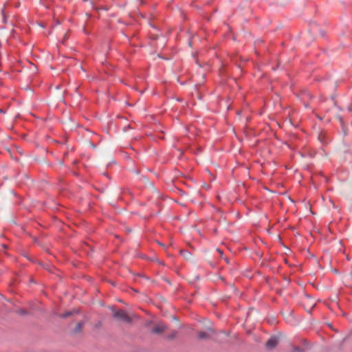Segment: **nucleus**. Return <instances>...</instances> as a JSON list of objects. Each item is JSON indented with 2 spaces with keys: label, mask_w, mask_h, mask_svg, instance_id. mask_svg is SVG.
<instances>
[{
  "label": "nucleus",
  "mask_w": 352,
  "mask_h": 352,
  "mask_svg": "<svg viewBox=\"0 0 352 352\" xmlns=\"http://www.w3.org/2000/svg\"><path fill=\"white\" fill-rule=\"evenodd\" d=\"M113 317L127 323H130L132 321L131 318L129 316L126 312L122 309H119L115 311L113 314Z\"/></svg>",
  "instance_id": "nucleus-1"
},
{
  "label": "nucleus",
  "mask_w": 352,
  "mask_h": 352,
  "mask_svg": "<svg viewBox=\"0 0 352 352\" xmlns=\"http://www.w3.org/2000/svg\"><path fill=\"white\" fill-rule=\"evenodd\" d=\"M216 331L214 329L208 327L206 331H199L197 333L198 338L200 340H208L211 338L212 335H214Z\"/></svg>",
  "instance_id": "nucleus-2"
},
{
  "label": "nucleus",
  "mask_w": 352,
  "mask_h": 352,
  "mask_svg": "<svg viewBox=\"0 0 352 352\" xmlns=\"http://www.w3.org/2000/svg\"><path fill=\"white\" fill-rule=\"evenodd\" d=\"M279 338L276 335L272 336L265 343V347L268 350L274 349L278 344Z\"/></svg>",
  "instance_id": "nucleus-3"
},
{
  "label": "nucleus",
  "mask_w": 352,
  "mask_h": 352,
  "mask_svg": "<svg viewBox=\"0 0 352 352\" xmlns=\"http://www.w3.org/2000/svg\"><path fill=\"white\" fill-rule=\"evenodd\" d=\"M165 327L156 325L152 329V333L155 334H160L165 330Z\"/></svg>",
  "instance_id": "nucleus-4"
},
{
  "label": "nucleus",
  "mask_w": 352,
  "mask_h": 352,
  "mask_svg": "<svg viewBox=\"0 0 352 352\" xmlns=\"http://www.w3.org/2000/svg\"><path fill=\"white\" fill-rule=\"evenodd\" d=\"M74 313H76L75 310L74 311H67L59 315V317L61 318H66L71 316H72Z\"/></svg>",
  "instance_id": "nucleus-5"
},
{
  "label": "nucleus",
  "mask_w": 352,
  "mask_h": 352,
  "mask_svg": "<svg viewBox=\"0 0 352 352\" xmlns=\"http://www.w3.org/2000/svg\"><path fill=\"white\" fill-rule=\"evenodd\" d=\"M84 325V322L82 321L78 322L76 326V327L74 329L73 332L76 333L81 331L82 327Z\"/></svg>",
  "instance_id": "nucleus-6"
},
{
  "label": "nucleus",
  "mask_w": 352,
  "mask_h": 352,
  "mask_svg": "<svg viewBox=\"0 0 352 352\" xmlns=\"http://www.w3.org/2000/svg\"><path fill=\"white\" fill-rule=\"evenodd\" d=\"M16 313L21 316H25L28 314V311L25 309L20 308L16 311Z\"/></svg>",
  "instance_id": "nucleus-7"
},
{
  "label": "nucleus",
  "mask_w": 352,
  "mask_h": 352,
  "mask_svg": "<svg viewBox=\"0 0 352 352\" xmlns=\"http://www.w3.org/2000/svg\"><path fill=\"white\" fill-rule=\"evenodd\" d=\"M292 352H305V350L298 346H294Z\"/></svg>",
  "instance_id": "nucleus-8"
},
{
  "label": "nucleus",
  "mask_w": 352,
  "mask_h": 352,
  "mask_svg": "<svg viewBox=\"0 0 352 352\" xmlns=\"http://www.w3.org/2000/svg\"><path fill=\"white\" fill-rule=\"evenodd\" d=\"M177 335V332L176 331H173L172 333H170V335H168L167 336V338L169 339V340H172Z\"/></svg>",
  "instance_id": "nucleus-9"
},
{
  "label": "nucleus",
  "mask_w": 352,
  "mask_h": 352,
  "mask_svg": "<svg viewBox=\"0 0 352 352\" xmlns=\"http://www.w3.org/2000/svg\"><path fill=\"white\" fill-rule=\"evenodd\" d=\"M184 253V254H186V255H184V256L186 258H188V256H191V255H190V253L189 252H188V251H185Z\"/></svg>",
  "instance_id": "nucleus-10"
},
{
  "label": "nucleus",
  "mask_w": 352,
  "mask_h": 352,
  "mask_svg": "<svg viewBox=\"0 0 352 352\" xmlns=\"http://www.w3.org/2000/svg\"><path fill=\"white\" fill-rule=\"evenodd\" d=\"M320 34H321V36H324V34H324V31L320 30Z\"/></svg>",
  "instance_id": "nucleus-11"
},
{
  "label": "nucleus",
  "mask_w": 352,
  "mask_h": 352,
  "mask_svg": "<svg viewBox=\"0 0 352 352\" xmlns=\"http://www.w3.org/2000/svg\"><path fill=\"white\" fill-rule=\"evenodd\" d=\"M0 113H5L6 111L3 110L2 109H0Z\"/></svg>",
  "instance_id": "nucleus-12"
},
{
  "label": "nucleus",
  "mask_w": 352,
  "mask_h": 352,
  "mask_svg": "<svg viewBox=\"0 0 352 352\" xmlns=\"http://www.w3.org/2000/svg\"><path fill=\"white\" fill-rule=\"evenodd\" d=\"M217 251H219L221 254H223V252H221V251L219 250V249H217Z\"/></svg>",
  "instance_id": "nucleus-13"
},
{
  "label": "nucleus",
  "mask_w": 352,
  "mask_h": 352,
  "mask_svg": "<svg viewBox=\"0 0 352 352\" xmlns=\"http://www.w3.org/2000/svg\"><path fill=\"white\" fill-rule=\"evenodd\" d=\"M30 282L31 283H35L33 279H31Z\"/></svg>",
  "instance_id": "nucleus-14"
}]
</instances>
